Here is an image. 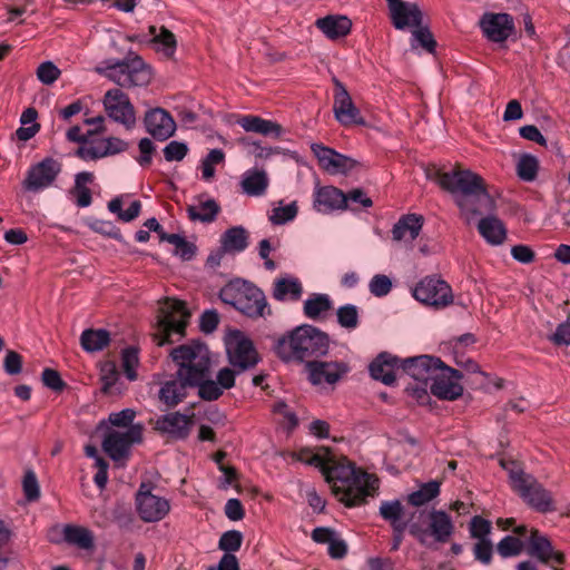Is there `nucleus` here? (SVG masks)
Here are the masks:
<instances>
[{"mask_svg":"<svg viewBox=\"0 0 570 570\" xmlns=\"http://www.w3.org/2000/svg\"><path fill=\"white\" fill-rule=\"evenodd\" d=\"M297 459L318 468L334 494L346 507L363 504L368 497L376 494L379 479L375 475L356 469L346 458H335L327 448L302 449Z\"/></svg>","mask_w":570,"mask_h":570,"instance_id":"f257e3e1","label":"nucleus"},{"mask_svg":"<svg viewBox=\"0 0 570 570\" xmlns=\"http://www.w3.org/2000/svg\"><path fill=\"white\" fill-rule=\"evenodd\" d=\"M436 180L443 189L454 195L455 204L468 222L475 215L493 210L494 200L478 174L461 169L450 173L438 171Z\"/></svg>","mask_w":570,"mask_h":570,"instance_id":"f03ea898","label":"nucleus"},{"mask_svg":"<svg viewBox=\"0 0 570 570\" xmlns=\"http://www.w3.org/2000/svg\"><path fill=\"white\" fill-rule=\"evenodd\" d=\"M328 336L312 325L297 326L286 336L277 340L276 354L284 361L304 362L320 357L328 351Z\"/></svg>","mask_w":570,"mask_h":570,"instance_id":"7ed1b4c3","label":"nucleus"},{"mask_svg":"<svg viewBox=\"0 0 570 570\" xmlns=\"http://www.w3.org/2000/svg\"><path fill=\"white\" fill-rule=\"evenodd\" d=\"M501 465L509 472L512 489L523 501L538 512L547 513L556 510L553 498L538 480L531 474L524 473L514 463Z\"/></svg>","mask_w":570,"mask_h":570,"instance_id":"20e7f679","label":"nucleus"},{"mask_svg":"<svg viewBox=\"0 0 570 570\" xmlns=\"http://www.w3.org/2000/svg\"><path fill=\"white\" fill-rule=\"evenodd\" d=\"M220 299L249 317H261L269 313L264 292L248 282H232L219 292Z\"/></svg>","mask_w":570,"mask_h":570,"instance_id":"39448f33","label":"nucleus"},{"mask_svg":"<svg viewBox=\"0 0 570 570\" xmlns=\"http://www.w3.org/2000/svg\"><path fill=\"white\" fill-rule=\"evenodd\" d=\"M178 366L179 377L187 383H197L209 375L210 354L208 347L199 342L180 345L170 353Z\"/></svg>","mask_w":570,"mask_h":570,"instance_id":"423d86ee","label":"nucleus"},{"mask_svg":"<svg viewBox=\"0 0 570 570\" xmlns=\"http://www.w3.org/2000/svg\"><path fill=\"white\" fill-rule=\"evenodd\" d=\"M96 71L125 88L146 86L151 79L150 70L136 55H130L122 60H107L96 67Z\"/></svg>","mask_w":570,"mask_h":570,"instance_id":"0eeeda50","label":"nucleus"},{"mask_svg":"<svg viewBox=\"0 0 570 570\" xmlns=\"http://www.w3.org/2000/svg\"><path fill=\"white\" fill-rule=\"evenodd\" d=\"M454 522L442 510L421 511L417 520H413L409 527L410 533L422 544H426L429 537L435 542L446 543L454 533Z\"/></svg>","mask_w":570,"mask_h":570,"instance_id":"6e6552de","label":"nucleus"},{"mask_svg":"<svg viewBox=\"0 0 570 570\" xmlns=\"http://www.w3.org/2000/svg\"><path fill=\"white\" fill-rule=\"evenodd\" d=\"M141 440L142 426L131 425L125 431L108 430L101 445L112 461L124 463L129 458L131 446Z\"/></svg>","mask_w":570,"mask_h":570,"instance_id":"1a4fd4ad","label":"nucleus"},{"mask_svg":"<svg viewBox=\"0 0 570 570\" xmlns=\"http://www.w3.org/2000/svg\"><path fill=\"white\" fill-rule=\"evenodd\" d=\"M190 314L185 303L178 299L168 298L160 308L158 327L163 334L159 344L170 342L174 334L183 336Z\"/></svg>","mask_w":570,"mask_h":570,"instance_id":"9d476101","label":"nucleus"},{"mask_svg":"<svg viewBox=\"0 0 570 570\" xmlns=\"http://www.w3.org/2000/svg\"><path fill=\"white\" fill-rule=\"evenodd\" d=\"M416 301L436 309L452 304L453 294L451 286L438 276H426L421 279L413 289Z\"/></svg>","mask_w":570,"mask_h":570,"instance_id":"9b49d317","label":"nucleus"},{"mask_svg":"<svg viewBox=\"0 0 570 570\" xmlns=\"http://www.w3.org/2000/svg\"><path fill=\"white\" fill-rule=\"evenodd\" d=\"M228 361L236 373L254 367L258 363V354L249 338L236 331L226 340Z\"/></svg>","mask_w":570,"mask_h":570,"instance_id":"f8f14e48","label":"nucleus"},{"mask_svg":"<svg viewBox=\"0 0 570 570\" xmlns=\"http://www.w3.org/2000/svg\"><path fill=\"white\" fill-rule=\"evenodd\" d=\"M105 110L110 119L122 125L127 130L136 126V111L129 97L120 89H110L104 97Z\"/></svg>","mask_w":570,"mask_h":570,"instance_id":"ddd939ff","label":"nucleus"},{"mask_svg":"<svg viewBox=\"0 0 570 570\" xmlns=\"http://www.w3.org/2000/svg\"><path fill=\"white\" fill-rule=\"evenodd\" d=\"M136 509L142 521L151 523L166 518L170 511V503L166 498L154 494L142 483L136 494Z\"/></svg>","mask_w":570,"mask_h":570,"instance_id":"4468645a","label":"nucleus"},{"mask_svg":"<svg viewBox=\"0 0 570 570\" xmlns=\"http://www.w3.org/2000/svg\"><path fill=\"white\" fill-rule=\"evenodd\" d=\"M462 373L442 363L431 380V393L441 400L454 401L462 396L463 386L460 384Z\"/></svg>","mask_w":570,"mask_h":570,"instance_id":"2eb2a0df","label":"nucleus"},{"mask_svg":"<svg viewBox=\"0 0 570 570\" xmlns=\"http://www.w3.org/2000/svg\"><path fill=\"white\" fill-rule=\"evenodd\" d=\"M334 82L333 112L335 119L343 126L363 125L365 121L354 105L346 87L336 78Z\"/></svg>","mask_w":570,"mask_h":570,"instance_id":"dca6fc26","label":"nucleus"},{"mask_svg":"<svg viewBox=\"0 0 570 570\" xmlns=\"http://www.w3.org/2000/svg\"><path fill=\"white\" fill-rule=\"evenodd\" d=\"M311 149L320 166L331 175L348 174L358 165L357 160L340 154L322 144H313Z\"/></svg>","mask_w":570,"mask_h":570,"instance_id":"f3484780","label":"nucleus"},{"mask_svg":"<svg viewBox=\"0 0 570 570\" xmlns=\"http://www.w3.org/2000/svg\"><path fill=\"white\" fill-rule=\"evenodd\" d=\"M61 171V165L53 158H45L32 166L23 180L24 189L29 191H39L48 188L56 180Z\"/></svg>","mask_w":570,"mask_h":570,"instance_id":"a211bd4d","label":"nucleus"},{"mask_svg":"<svg viewBox=\"0 0 570 570\" xmlns=\"http://www.w3.org/2000/svg\"><path fill=\"white\" fill-rule=\"evenodd\" d=\"M235 385V371L229 367H223L218 371L216 380H210V374L203 377L197 383H193V387H198V395L205 401L218 400L225 390H229Z\"/></svg>","mask_w":570,"mask_h":570,"instance_id":"6ab92c4d","label":"nucleus"},{"mask_svg":"<svg viewBox=\"0 0 570 570\" xmlns=\"http://www.w3.org/2000/svg\"><path fill=\"white\" fill-rule=\"evenodd\" d=\"M400 366L415 381L426 384L442 367V361L430 355H421L403 360Z\"/></svg>","mask_w":570,"mask_h":570,"instance_id":"aec40b11","label":"nucleus"},{"mask_svg":"<svg viewBox=\"0 0 570 570\" xmlns=\"http://www.w3.org/2000/svg\"><path fill=\"white\" fill-rule=\"evenodd\" d=\"M306 370L308 372L309 381L314 385H320L323 383H336L344 374L347 373L348 367L342 362L308 361Z\"/></svg>","mask_w":570,"mask_h":570,"instance_id":"412c9836","label":"nucleus"},{"mask_svg":"<svg viewBox=\"0 0 570 570\" xmlns=\"http://www.w3.org/2000/svg\"><path fill=\"white\" fill-rule=\"evenodd\" d=\"M313 206L322 214L343 210L347 207V196L334 186L317 187L314 190Z\"/></svg>","mask_w":570,"mask_h":570,"instance_id":"4be33fe9","label":"nucleus"},{"mask_svg":"<svg viewBox=\"0 0 570 570\" xmlns=\"http://www.w3.org/2000/svg\"><path fill=\"white\" fill-rule=\"evenodd\" d=\"M146 130L158 140H166L176 131V122L163 108H155L145 116Z\"/></svg>","mask_w":570,"mask_h":570,"instance_id":"5701e85b","label":"nucleus"},{"mask_svg":"<svg viewBox=\"0 0 570 570\" xmlns=\"http://www.w3.org/2000/svg\"><path fill=\"white\" fill-rule=\"evenodd\" d=\"M481 28L489 40L502 42L513 31V19L508 13L484 14L481 20Z\"/></svg>","mask_w":570,"mask_h":570,"instance_id":"b1692460","label":"nucleus"},{"mask_svg":"<svg viewBox=\"0 0 570 570\" xmlns=\"http://www.w3.org/2000/svg\"><path fill=\"white\" fill-rule=\"evenodd\" d=\"M193 425V416L171 412L159 416L155 422V429L174 439H186Z\"/></svg>","mask_w":570,"mask_h":570,"instance_id":"393cba45","label":"nucleus"},{"mask_svg":"<svg viewBox=\"0 0 570 570\" xmlns=\"http://www.w3.org/2000/svg\"><path fill=\"white\" fill-rule=\"evenodd\" d=\"M393 26L397 30L415 28L422 24V12L416 3L399 1L389 7Z\"/></svg>","mask_w":570,"mask_h":570,"instance_id":"a878e982","label":"nucleus"},{"mask_svg":"<svg viewBox=\"0 0 570 570\" xmlns=\"http://www.w3.org/2000/svg\"><path fill=\"white\" fill-rule=\"evenodd\" d=\"M528 552L542 563L553 561L562 564L564 562V554L560 551H556L550 540L546 535H542L537 529L530 530Z\"/></svg>","mask_w":570,"mask_h":570,"instance_id":"bb28decb","label":"nucleus"},{"mask_svg":"<svg viewBox=\"0 0 570 570\" xmlns=\"http://www.w3.org/2000/svg\"><path fill=\"white\" fill-rule=\"evenodd\" d=\"M188 387H193V383H187L177 372L176 377L161 384L158 397L167 406H175L186 397Z\"/></svg>","mask_w":570,"mask_h":570,"instance_id":"cd10ccee","label":"nucleus"},{"mask_svg":"<svg viewBox=\"0 0 570 570\" xmlns=\"http://www.w3.org/2000/svg\"><path fill=\"white\" fill-rule=\"evenodd\" d=\"M397 363V357L389 353H381L370 364V374L374 380L381 381L385 385H392L395 382Z\"/></svg>","mask_w":570,"mask_h":570,"instance_id":"c85d7f7f","label":"nucleus"},{"mask_svg":"<svg viewBox=\"0 0 570 570\" xmlns=\"http://www.w3.org/2000/svg\"><path fill=\"white\" fill-rule=\"evenodd\" d=\"M421 216L409 214L401 217L392 228L393 239L396 242H413L422 229Z\"/></svg>","mask_w":570,"mask_h":570,"instance_id":"c756f323","label":"nucleus"},{"mask_svg":"<svg viewBox=\"0 0 570 570\" xmlns=\"http://www.w3.org/2000/svg\"><path fill=\"white\" fill-rule=\"evenodd\" d=\"M269 185L266 170L259 168H250L246 170L240 180V187L244 194L248 196H263Z\"/></svg>","mask_w":570,"mask_h":570,"instance_id":"7c9ffc66","label":"nucleus"},{"mask_svg":"<svg viewBox=\"0 0 570 570\" xmlns=\"http://www.w3.org/2000/svg\"><path fill=\"white\" fill-rule=\"evenodd\" d=\"M237 124L247 132H256L274 137H281L283 134V128L279 124L263 119L258 116H243L237 120Z\"/></svg>","mask_w":570,"mask_h":570,"instance_id":"2f4dec72","label":"nucleus"},{"mask_svg":"<svg viewBox=\"0 0 570 570\" xmlns=\"http://www.w3.org/2000/svg\"><path fill=\"white\" fill-rule=\"evenodd\" d=\"M316 26L328 39H337L351 31L352 21L346 16H327L318 19Z\"/></svg>","mask_w":570,"mask_h":570,"instance_id":"473e14b6","label":"nucleus"},{"mask_svg":"<svg viewBox=\"0 0 570 570\" xmlns=\"http://www.w3.org/2000/svg\"><path fill=\"white\" fill-rule=\"evenodd\" d=\"M149 35L156 51L161 52L166 58H171L177 48L175 35L165 27H149Z\"/></svg>","mask_w":570,"mask_h":570,"instance_id":"72a5a7b5","label":"nucleus"},{"mask_svg":"<svg viewBox=\"0 0 570 570\" xmlns=\"http://www.w3.org/2000/svg\"><path fill=\"white\" fill-rule=\"evenodd\" d=\"M478 229L481 236L492 245L502 244L507 236L503 223L494 216L482 218L478 224Z\"/></svg>","mask_w":570,"mask_h":570,"instance_id":"f704fd0d","label":"nucleus"},{"mask_svg":"<svg viewBox=\"0 0 570 570\" xmlns=\"http://www.w3.org/2000/svg\"><path fill=\"white\" fill-rule=\"evenodd\" d=\"M302 294V283L295 277H281L274 282L273 297L277 301H298Z\"/></svg>","mask_w":570,"mask_h":570,"instance_id":"c9c22d12","label":"nucleus"},{"mask_svg":"<svg viewBox=\"0 0 570 570\" xmlns=\"http://www.w3.org/2000/svg\"><path fill=\"white\" fill-rule=\"evenodd\" d=\"M220 244L226 253H240L248 246V233L242 226L232 227L222 235Z\"/></svg>","mask_w":570,"mask_h":570,"instance_id":"e433bc0d","label":"nucleus"},{"mask_svg":"<svg viewBox=\"0 0 570 570\" xmlns=\"http://www.w3.org/2000/svg\"><path fill=\"white\" fill-rule=\"evenodd\" d=\"M63 539L83 550H90L95 546L92 532L80 525L68 524L63 528Z\"/></svg>","mask_w":570,"mask_h":570,"instance_id":"4c0bfd02","label":"nucleus"},{"mask_svg":"<svg viewBox=\"0 0 570 570\" xmlns=\"http://www.w3.org/2000/svg\"><path fill=\"white\" fill-rule=\"evenodd\" d=\"M220 210L219 205L214 199H206L198 205L187 206V214L190 220L202 223H212Z\"/></svg>","mask_w":570,"mask_h":570,"instance_id":"58836bf2","label":"nucleus"},{"mask_svg":"<svg viewBox=\"0 0 570 570\" xmlns=\"http://www.w3.org/2000/svg\"><path fill=\"white\" fill-rule=\"evenodd\" d=\"M333 307L327 294H313L304 302L303 311L307 318L316 320Z\"/></svg>","mask_w":570,"mask_h":570,"instance_id":"ea45409f","label":"nucleus"},{"mask_svg":"<svg viewBox=\"0 0 570 570\" xmlns=\"http://www.w3.org/2000/svg\"><path fill=\"white\" fill-rule=\"evenodd\" d=\"M110 335L106 330H86L80 336V344L87 352L101 351L109 344Z\"/></svg>","mask_w":570,"mask_h":570,"instance_id":"a19ab883","label":"nucleus"},{"mask_svg":"<svg viewBox=\"0 0 570 570\" xmlns=\"http://www.w3.org/2000/svg\"><path fill=\"white\" fill-rule=\"evenodd\" d=\"M440 493V483L438 481H430L423 484L417 491L409 495V502L414 507H421Z\"/></svg>","mask_w":570,"mask_h":570,"instance_id":"79ce46f5","label":"nucleus"},{"mask_svg":"<svg viewBox=\"0 0 570 570\" xmlns=\"http://www.w3.org/2000/svg\"><path fill=\"white\" fill-rule=\"evenodd\" d=\"M160 239L174 245L175 254L185 261H189L195 254V246L178 234L163 233Z\"/></svg>","mask_w":570,"mask_h":570,"instance_id":"37998d69","label":"nucleus"},{"mask_svg":"<svg viewBox=\"0 0 570 570\" xmlns=\"http://www.w3.org/2000/svg\"><path fill=\"white\" fill-rule=\"evenodd\" d=\"M297 213L298 208L296 202L287 205H283L281 202L279 206L272 209L268 218L273 225H284L292 222L297 216Z\"/></svg>","mask_w":570,"mask_h":570,"instance_id":"c03bdc74","label":"nucleus"},{"mask_svg":"<svg viewBox=\"0 0 570 570\" xmlns=\"http://www.w3.org/2000/svg\"><path fill=\"white\" fill-rule=\"evenodd\" d=\"M337 323L346 330H355L358 326V308L353 304L340 306L336 311Z\"/></svg>","mask_w":570,"mask_h":570,"instance_id":"a18cd8bd","label":"nucleus"},{"mask_svg":"<svg viewBox=\"0 0 570 570\" xmlns=\"http://www.w3.org/2000/svg\"><path fill=\"white\" fill-rule=\"evenodd\" d=\"M538 167V159L532 155L524 154L517 165L518 176L524 181H532L537 177Z\"/></svg>","mask_w":570,"mask_h":570,"instance_id":"49530a36","label":"nucleus"},{"mask_svg":"<svg viewBox=\"0 0 570 570\" xmlns=\"http://www.w3.org/2000/svg\"><path fill=\"white\" fill-rule=\"evenodd\" d=\"M492 531L491 521L480 517L474 515L469 524V533L470 537L475 540H488L490 539V534Z\"/></svg>","mask_w":570,"mask_h":570,"instance_id":"de8ad7c7","label":"nucleus"},{"mask_svg":"<svg viewBox=\"0 0 570 570\" xmlns=\"http://www.w3.org/2000/svg\"><path fill=\"white\" fill-rule=\"evenodd\" d=\"M421 46L426 51L432 52L436 46L433 35L428 28L422 26L413 28L411 47L415 49Z\"/></svg>","mask_w":570,"mask_h":570,"instance_id":"09e8293b","label":"nucleus"},{"mask_svg":"<svg viewBox=\"0 0 570 570\" xmlns=\"http://www.w3.org/2000/svg\"><path fill=\"white\" fill-rule=\"evenodd\" d=\"M498 553L502 558L519 556L523 550V542L513 535H505L497 546Z\"/></svg>","mask_w":570,"mask_h":570,"instance_id":"8fccbe9b","label":"nucleus"},{"mask_svg":"<svg viewBox=\"0 0 570 570\" xmlns=\"http://www.w3.org/2000/svg\"><path fill=\"white\" fill-rule=\"evenodd\" d=\"M100 380L102 382V387H101L102 392L111 393L112 387L116 385V383L119 380V372L114 362H106L105 364L101 365Z\"/></svg>","mask_w":570,"mask_h":570,"instance_id":"3c124183","label":"nucleus"},{"mask_svg":"<svg viewBox=\"0 0 570 570\" xmlns=\"http://www.w3.org/2000/svg\"><path fill=\"white\" fill-rule=\"evenodd\" d=\"M139 358L138 352L134 347H128L122 351L121 355V364L122 370L126 377L129 381H135L137 379L136 367L138 366Z\"/></svg>","mask_w":570,"mask_h":570,"instance_id":"603ef678","label":"nucleus"},{"mask_svg":"<svg viewBox=\"0 0 570 570\" xmlns=\"http://www.w3.org/2000/svg\"><path fill=\"white\" fill-rule=\"evenodd\" d=\"M243 534L237 530H229L222 534L218 548L226 553H233L240 549Z\"/></svg>","mask_w":570,"mask_h":570,"instance_id":"864d4df0","label":"nucleus"},{"mask_svg":"<svg viewBox=\"0 0 570 570\" xmlns=\"http://www.w3.org/2000/svg\"><path fill=\"white\" fill-rule=\"evenodd\" d=\"M473 556L474 559L482 564H490L493 556V543L491 539L488 540H476L473 546Z\"/></svg>","mask_w":570,"mask_h":570,"instance_id":"5fc2aeb1","label":"nucleus"},{"mask_svg":"<svg viewBox=\"0 0 570 570\" xmlns=\"http://www.w3.org/2000/svg\"><path fill=\"white\" fill-rule=\"evenodd\" d=\"M392 288V281L383 274H376L372 277L368 284L370 292L376 296L382 297L387 295Z\"/></svg>","mask_w":570,"mask_h":570,"instance_id":"6e6d98bb","label":"nucleus"},{"mask_svg":"<svg viewBox=\"0 0 570 570\" xmlns=\"http://www.w3.org/2000/svg\"><path fill=\"white\" fill-rule=\"evenodd\" d=\"M163 151L167 161H181L188 153V146L185 142L173 140L165 146Z\"/></svg>","mask_w":570,"mask_h":570,"instance_id":"4d7b16f0","label":"nucleus"},{"mask_svg":"<svg viewBox=\"0 0 570 570\" xmlns=\"http://www.w3.org/2000/svg\"><path fill=\"white\" fill-rule=\"evenodd\" d=\"M403 514V505L399 500L383 501L380 505V515L385 521H395L401 519Z\"/></svg>","mask_w":570,"mask_h":570,"instance_id":"13d9d810","label":"nucleus"},{"mask_svg":"<svg viewBox=\"0 0 570 570\" xmlns=\"http://www.w3.org/2000/svg\"><path fill=\"white\" fill-rule=\"evenodd\" d=\"M76 155L86 161L97 160L106 157L100 140L96 141L95 144L80 146L77 149Z\"/></svg>","mask_w":570,"mask_h":570,"instance_id":"bf43d9fd","label":"nucleus"},{"mask_svg":"<svg viewBox=\"0 0 570 570\" xmlns=\"http://www.w3.org/2000/svg\"><path fill=\"white\" fill-rule=\"evenodd\" d=\"M22 487L28 501H35L40 497L38 480L33 471L29 470L26 472Z\"/></svg>","mask_w":570,"mask_h":570,"instance_id":"052dcab7","label":"nucleus"},{"mask_svg":"<svg viewBox=\"0 0 570 570\" xmlns=\"http://www.w3.org/2000/svg\"><path fill=\"white\" fill-rule=\"evenodd\" d=\"M37 76L42 83L51 85L60 76V70L51 61H46L38 67Z\"/></svg>","mask_w":570,"mask_h":570,"instance_id":"680f3d73","label":"nucleus"},{"mask_svg":"<svg viewBox=\"0 0 570 570\" xmlns=\"http://www.w3.org/2000/svg\"><path fill=\"white\" fill-rule=\"evenodd\" d=\"M136 416V412L132 409H124L119 412L109 414V422L116 428H126V430L134 425L132 421Z\"/></svg>","mask_w":570,"mask_h":570,"instance_id":"e2e57ef3","label":"nucleus"},{"mask_svg":"<svg viewBox=\"0 0 570 570\" xmlns=\"http://www.w3.org/2000/svg\"><path fill=\"white\" fill-rule=\"evenodd\" d=\"M100 141L106 157L124 153L129 147V144L127 141L118 137H108L101 139Z\"/></svg>","mask_w":570,"mask_h":570,"instance_id":"0e129e2a","label":"nucleus"},{"mask_svg":"<svg viewBox=\"0 0 570 570\" xmlns=\"http://www.w3.org/2000/svg\"><path fill=\"white\" fill-rule=\"evenodd\" d=\"M12 532L0 520V570H6L10 563V558L3 552V548L10 542Z\"/></svg>","mask_w":570,"mask_h":570,"instance_id":"69168bd1","label":"nucleus"},{"mask_svg":"<svg viewBox=\"0 0 570 570\" xmlns=\"http://www.w3.org/2000/svg\"><path fill=\"white\" fill-rule=\"evenodd\" d=\"M41 380L45 386L56 392L61 391L66 385L61 380L60 374L52 368H45L41 375Z\"/></svg>","mask_w":570,"mask_h":570,"instance_id":"338daca9","label":"nucleus"},{"mask_svg":"<svg viewBox=\"0 0 570 570\" xmlns=\"http://www.w3.org/2000/svg\"><path fill=\"white\" fill-rule=\"evenodd\" d=\"M3 368L9 375H17L22 370V357L14 351H8L3 361Z\"/></svg>","mask_w":570,"mask_h":570,"instance_id":"774afa93","label":"nucleus"}]
</instances>
